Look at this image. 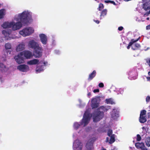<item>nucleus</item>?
Wrapping results in <instances>:
<instances>
[{
  "instance_id": "nucleus-38",
  "label": "nucleus",
  "mask_w": 150,
  "mask_h": 150,
  "mask_svg": "<svg viewBox=\"0 0 150 150\" xmlns=\"http://www.w3.org/2000/svg\"><path fill=\"white\" fill-rule=\"evenodd\" d=\"M105 2L106 3H108L109 2H110L112 4L114 5H115V3L113 1H105Z\"/></svg>"
},
{
  "instance_id": "nucleus-18",
  "label": "nucleus",
  "mask_w": 150,
  "mask_h": 150,
  "mask_svg": "<svg viewBox=\"0 0 150 150\" xmlns=\"http://www.w3.org/2000/svg\"><path fill=\"white\" fill-rule=\"evenodd\" d=\"M139 38L137 39L136 40H133V42H132V48L133 50H135L137 48H139L140 47V45L139 44L135 43L136 42L139 40Z\"/></svg>"
},
{
  "instance_id": "nucleus-13",
  "label": "nucleus",
  "mask_w": 150,
  "mask_h": 150,
  "mask_svg": "<svg viewBox=\"0 0 150 150\" xmlns=\"http://www.w3.org/2000/svg\"><path fill=\"white\" fill-rule=\"evenodd\" d=\"M21 54L23 55V56L26 59H30L33 56V54L32 52L29 51H24L21 52Z\"/></svg>"
},
{
  "instance_id": "nucleus-41",
  "label": "nucleus",
  "mask_w": 150,
  "mask_h": 150,
  "mask_svg": "<svg viewBox=\"0 0 150 150\" xmlns=\"http://www.w3.org/2000/svg\"><path fill=\"white\" fill-rule=\"evenodd\" d=\"M100 109L103 110L104 111H106L107 110V109L103 106L101 107L100 108Z\"/></svg>"
},
{
  "instance_id": "nucleus-44",
  "label": "nucleus",
  "mask_w": 150,
  "mask_h": 150,
  "mask_svg": "<svg viewBox=\"0 0 150 150\" xmlns=\"http://www.w3.org/2000/svg\"><path fill=\"white\" fill-rule=\"evenodd\" d=\"M123 29L122 27L121 26L118 28V29L119 30L121 31Z\"/></svg>"
},
{
  "instance_id": "nucleus-48",
  "label": "nucleus",
  "mask_w": 150,
  "mask_h": 150,
  "mask_svg": "<svg viewBox=\"0 0 150 150\" xmlns=\"http://www.w3.org/2000/svg\"><path fill=\"white\" fill-rule=\"evenodd\" d=\"M148 116L149 117H150V112H149L147 114Z\"/></svg>"
},
{
  "instance_id": "nucleus-50",
  "label": "nucleus",
  "mask_w": 150,
  "mask_h": 150,
  "mask_svg": "<svg viewBox=\"0 0 150 150\" xmlns=\"http://www.w3.org/2000/svg\"><path fill=\"white\" fill-rule=\"evenodd\" d=\"M147 79L148 80H150V77H147Z\"/></svg>"
},
{
  "instance_id": "nucleus-16",
  "label": "nucleus",
  "mask_w": 150,
  "mask_h": 150,
  "mask_svg": "<svg viewBox=\"0 0 150 150\" xmlns=\"http://www.w3.org/2000/svg\"><path fill=\"white\" fill-rule=\"evenodd\" d=\"M25 48V43L22 42L18 44L16 48V51L17 52H19L23 50Z\"/></svg>"
},
{
  "instance_id": "nucleus-42",
  "label": "nucleus",
  "mask_w": 150,
  "mask_h": 150,
  "mask_svg": "<svg viewBox=\"0 0 150 150\" xmlns=\"http://www.w3.org/2000/svg\"><path fill=\"white\" fill-rule=\"evenodd\" d=\"M146 62L148 64L149 66H150V59L146 60Z\"/></svg>"
},
{
  "instance_id": "nucleus-2",
  "label": "nucleus",
  "mask_w": 150,
  "mask_h": 150,
  "mask_svg": "<svg viewBox=\"0 0 150 150\" xmlns=\"http://www.w3.org/2000/svg\"><path fill=\"white\" fill-rule=\"evenodd\" d=\"M14 17L11 21H6L4 22L1 25V27L4 29L11 28L13 31L19 30L22 26V24L20 22H15Z\"/></svg>"
},
{
  "instance_id": "nucleus-14",
  "label": "nucleus",
  "mask_w": 150,
  "mask_h": 150,
  "mask_svg": "<svg viewBox=\"0 0 150 150\" xmlns=\"http://www.w3.org/2000/svg\"><path fill=\"white\" fill-rule=\"evenodd\" d=\"M17 69L19 71L23 72H26L29 70V67L26 65H21L17 67Z\"/></svg>"
},
{
  "instance_id": "nucleus-1",
  "label": "nucleus",
  "mask_w": 150,
  "mask_h": 150,
  "mask_svg": "<svg viewBox=\"0 0 150 150\" xmlns=\"http://www.w3.org/2000/svg\"><path fill=\"white\" fill-rule=\"evenodd\" d=\"M31 13L28 11H25L22 13L15 15L14 20L17 22L27 24L32 21Z\"/></svg>"
},
{
  "instance_id": "nucleus-32",
  "label": "nucleus",
  "mask_w": 150,
  "mask_h": 150,
  "mask_svg": "<svg viewBox=\"0 0 150 150\" xmlns=\"http://www.w3.org/2000/svg\"><path fill=\"white\" fill-rule=\"evenodd\" d=\"M146 113V111L145 110H142L140 114V116H144V115H145Z\"/></svg>"
},
{
  "instance_id": "nucleus-24",
  "label": "nucleus",
  "mask_w": 150,
  "mask_h": 150,
  "mask_svg": "<svg viewBox=\"0 0 150 150\" xmlns=\"http://www.w3.org/2000/svg\"><path fill=\"white\" fill-rule=\"evenodd\" d=\"M6 11L4 9H2L0 10V19L4 18L5 15Z\"/></svg>"
},
{
  "instance_id": "nucleus-19",
  "label": "nucleus",
  "mask_w": 150,
  "mask_h": 150,
  "mask_svg": "<svg viewBox=\"0 0 150 150\" xmlns=\"http://www.w3.org/2000/svg\"><path fill=\"white\" fill-rule=\"evenodd\" d=\"M111 117L114 119H116L118 117V112L116 109H114L111 113Z\"/></svg>"
},
{
  "instance_id": "nucleus-39",
  "label": "nucleus",
  "mask_w": 150,
  "mask_h": 150,
  "mask_svg": "<svg viewBox=\"0 0 150 150\" xmlns=\"http://www.w3.org/2000/svg\"><path fill=\"white\" fill-rule=\"evenodd\" d=\"M98 86L100 87H103L104 86V84L102 83H99Z\"/></svg>"
},
{
  "instance_id": "nucleus-17",
  "label": "nucleus",
  "mask_w": 150,
  "mask_h": 150,
  "mask_svg": "<svg viewBox=\"0 0 150 150\" xmlns=\"http://www.w3.org/2000/svg\"><path fill=\"white\" fill-rule=\"evenodd\" d=\"M41 42L44 45H45L47 42V36L44 34H40L39 35Z\"/></svg>"
},
{
  "instance_id": "nucleus-21",
  "label": "nucleus",
  "mask_w": 150,
  "mask_h": 150,
  "mask_svg": "<svg viewBox=\"0 0 150 150\" xmlns=\"http://www.w3.org/2000/svg\"><path fill=\"white\" fill-rule=\"evenodd\" d=\"M5 50L4 51H5L7 54L9 52V50L11 49V44L9 43H7L5 44Z\"/></svg>"
},
{
  "instance_id": "nucleus-45",
  "label": "nucleus",
  "mask_w": 150,
  "mask_h": 150,
  "mask_svg": "<svg viewBox=\"0 0 150 150\" xmlns=\"http://www.w3.org/2000/svg\"><path fill=\"white\" fill-rule=\"evenodd\" d=\"M146 28V30L150 29V25L147 26Z\"/></svg>"
},
{
  "instance_id": "nucleus-9",
  "label": "nucleus",
  "mask_w": 150,
  "mask_h": 150,
  "mask_svg": "<svg viewBox=\"0 0 150 150\" xmlns=\"http://www.w3.org/2000/svg\"><path fill=\"white\" fill-rule=\"evenodd\" d=\"M82 144L78 139L76 140L73 143V149L74 150H82Z\"/></svg>"
},
{
  "instance_id": "nucleus-52",
  "label": "nucleus",
  "mask_w": 150,
  "mask_h": 150,
  "mask_svg": "<svg viewBox=\"0 0 150 150\" xmlns=\"http://www.w3.org/2000/svg\"><path fill=\"white\" fill-rule=\"evenodd\" d=\"M147 79L148 80H150V77H147Z\"/></svg>"
},
{
  "instance_id": "nucleus-31",
  "label": "nucleus",
  "mask_w": 150,
  "mask_h": 150,
  "mask_svg": "<svg viewBox=\"0 0 150 150\" xmlns=\"http://www.w3.org/2000/svg\"><path fill=\"white\" fill-rule=\"evenodd\" d=\"M112 129H109L108 132V135L109 136H110L112 135Z\"/></svg>"
},
{
  "instance_id": "nucleus-7",
  "label": "nucleus",
  "mask_w": 150,
  "mask_h": 150,
  "mask_svg": "<svg viewBox=\"0 0 150 150\" xmlns=\"http://www.w3.org/2000/svg\"><path fill=\"white\" fill-rule=\"evenodd\" d=\"M149 0H142L143 8L146 12L144 16H148L150 14V3L149 4Z\"/></svg>"
},
{
  "instance_id": "nucleus-56",
  "label": "nucleus",
  "mask_w": 150,
  "mask_h": 150,
  "mask_svg": "<svg viewBox=\"0 0 150 150\" xmlns=\"http://www.w3.org/2000/svg\"><path fill=\"white\" fill-rule=\"evenodd\" d=\"M149 150H150V149Z\"/></svg>"
},
{
  "instance_id": "nucleus-49",
  "label": "nucleus",
  "mask_w": 150,
  "mask_h": 150,
  "mask_svg": "<svg viewBox=\"0 0 150 150\" xmlns=\"http://www.w3.org/2000/svg\"><path fill=\"white\" fill-rule=\"evenodd\" d=\"M91 95V93H90V92H89L88 93V96H90Z\"/></svg>"
},
{
  "instance_id": "nucleus-5",
  "label": "nucleus",
  "mask_w": 150,
  "mask_h": 150,
  "mask_svg": "<svg viewBox=\"0 0 150 150\" xmlns=\"http://www.w3.org/2000/svg\"><path fill=\"white\" fill-rule=\"evenodd\" d=\"M12 30L5 29L2 31L1 33L6 40H9L15 38L12 34Z\"/></svg>"
},
{
  "instance_id": "nucleus-55",
  "label": "nucleus",
  "mask_w": 150,
  "mask_h": 150,
  "mask_svg": "<svg viewBox=\"0 0 150 150\" xmlns=\"http://www.w3.org/2000/svg\"><path fill=\"white\" fill-rule=\"evenodd\" d=\"M96 1L97 0H95Z\"/></svg>"
},
{
  "instance_id": "nucleus-36",
  "label": "nucleus",
  "mask_w": 150,
  "mask_h": 150,
  "mask_svg": "<svg viewBox=\"0 0 150 150\" xmlns=\"http://www.w3.org/2000/svg\"><path fill=\"white\" fill-rule=\"evenodd\" d=\"M133 40H131V41L129 42V44L128 46L127 47V48L128 49H129L130 48V47L131 46L132 47V42H133Z\"/></svg>"
},
{
  "instance_id": "nucleus-34",
  "label": "nucleus",
  "mask_w": 150,
  "mask_h": 150,
  "mask_svg": "<svg viewBox=\"0 0 150 150\" xmlns=\"http://www.w3.org/2000/svg\"><path fill=\"white\" fill-rule=\"evenodd\" d=\"M103 8V4H100L99 5V10L100 11Z\"/></svg>"
},
{
  "instance_id": "nucleus-35",
  "label": "nucleus",
  "mask_w": 150,
  "mask_h": 150,
  "mask_svg": "<svg viewBox=\"0 0 150 150\" xmlns=\"http://www.w3.org/2000/svg\"><path fill=\"white\" fill-rule=\"evenodd\" d=\"M141 137L140 136L139 134H137V140L138 141H139L141 140Z\"/></svg>"
},
{
  "instance_id": "nucleus-4",
  "label": "nucleus",
  "mask_w": 150,
  "mask_h": 150,
  "mask_svg": "<svg viewBox=\"0 0 150 150\" xmlns=\"http://www.w3.org/2000/svg\"><path fill=\"white\" fill-rule=\"evenodd\" d=\"M34 32V29L31 27H25L19 32V34L23 37H26L30 35Z\"/></svg>"
},
{
  "instance_id": "nucleus-6",
  "label": "nucleus",
  "mask_w": 150,
  "mask_h": 150,
  "mask_svg": "<svg viewBox=\"0 0 150 150\" xmlns=\"http://www.w3.org/2000/svg\"><path fill=\"white\" fill-rule=\"evenodd\" d=\"M91 116L89 114V111L87 110L84 114L83 118L81 123L82 125L85 126L89 123L90 119Z\"/></svg>"
},
{
  "instance_id": "nucleus-15",
  "label": "nucleus",
  "mask_w": 150,
  "mask_h": 150,
  "mask_svg": "<svg viewBox=\"0 0 150 150\" xmlns=\"http://www.w3.org/2000/svg\"><path fill=\"white\" fill-rule=\"evenodd\" d=\"M35 51L33 53V56L35 58H39L41 56L42 53V49L41 47V50H38L37 49H34Z\"/></svg>"
},
{
  "instance_id": "nucleus-43",
  "label": "nucleus",
  "mask_w": 150,
  "mask_h": 150,
  "mask_svg": "<svg viewBox=\"0 0 150 150\" xmlns=\"http://www.w3.org/2000/svg\"><path fill=\"white\" fill-rule=\"evenodd\" d=\"M93 92L95 93L96 92H99V90L98 89H96L93 90Z\"/></svg>"
},
{
  "instance_id": "nucleus-30",
  "label": "nucleus",
  "mask_w": 150,
  "mask_h": 150,
  "mask_svg": "<svg viewBox=\"0 0 150 150\" xmlns=\"http://www.w3.org/2000/svg\"><path fill=\"white\" fill-rule=\"evenodd\" d=\"M79 126L80 125L77 122H75L74 124V128L76 129H77Z\"/></svg>"
},
{
  "instance_id": "nucleus-51",
  "label": "nucleus",
  "mask_w": 150,
  "mask_h": 150,
  "mask_svg": "<svg viewBox=\"0 0 150 150\" xmlns=\"http://www.w3.org/2000/svg\"><path fill=\"white\" fill-rule=\"evenodd\" d=\"M147 79L148 80H150V77H147Z\"/></svg>"
},
{
  "instance_id": "nucleus-3",
  "label": "nucleus",
  "mask_w": 150,
  "mask_h": 150,
  "mask_svg": "<svg viewBox=\"0 0 150 150\" xmlns=\"http://www.w3.org/2000/svg\"><path fill=\"white\" fill-rule=\"evenodd\" d=\"M27 64L29 65H35L37 64H43L41 65V67H38L36 69V72L37 73L40 72L41 71H42L44 69V66H45L47 65L48 63L46 62H43L41 61L39 62V60L36 59H34L29 61H28L27 62Z\"/></svg>"
},
{
  "instance_id": "nucleus-29",
  "label": "nucleus",
  "mask_w": 150,
  "mask_h": 150,
  "mask_svg": "<svg viewBox=\"0 0 150 150\" xmlns=\"http://www.w3.org/2000/svg\"><path fill=\"white\" fill-rule=\"evenodd\" d=\"M106 103L108 104H112L114 103V102L112 99L110 98L106 99Z\"/></svg>"
},
{
  "instance_id": "nucleus-25",
  "label": "nucleus",
  "mask_w": 150,
  "mask_h": 150,
  "mask_svg": "<svg viewBox=\"0 0 150 150\" xmlns=\"http://www.w3.org/2000/svg\"><path fill=\"white\" fill-rule=\"evenodd\" d=\"M145 144L148 147L150 146V137H148L145 139Z\"/></svg>"
},
{
  "instance_id": "nucleus-33",
  "label": "nucleus",
  "mask_w": 150,
  "mask_h": 150,
  "mask_svg": "<svg viewBox=\"0 0 150 150\" xmlns=\"http://www.w3.org/2000/svg\"><path fill=\"white\" fill-rule=\"evenodd\" d=\"M107 11L106 10H104L103 11H102L101 14L100 15V16H104L106 14Z\"/></svg>"
},
{
  "instance_id": "nucleus-40",
  "label": "nucleus",
  "mask_w": 150,
  "mask_h": 150,
  "mask_svg": "<svg viewBox=\"0 0 150 150\" xmlns=\"http://www.w3.org/2000/svg\"><path fill=\"white\" fill-rule=\"evenodd\" d=\"M146 100L147 102H150V97L147 96L146 98Z\"/></svg>"
},
{
  "instance_id": "nucleus-22",
  "label": "nucleus",
  "mask_w": 150,
  "mask_h": 150,
  "mask_svg": "<svg viewBox=\"0 0 150 150\" xmlns=\"http://www.w3.org/2000/svg\"><path fill=\"white\" fill-rule=\"evenodd\" d=\"M110 140L109 139V138L107 137L106 138V142H109L110 144H112L115 141V135L112 134L110 136Z\"/></svg>"
},
{
  "instance_id": "nucleus-12",
  "label": "nucleus",
  "mask_w": 150,
  "mask_h": 150,
  "mask_svg": "<svg viewBox=\"0 0 150 150\" xmlns=\"http://www.w3.org/2000/svg\"><path fill=\"white\" fill-rule=\"evenodd\" d=\"M100 101L98 98H93L91 100V106L93 108H96L99 106V103Z\"/></svg>"
},
{
  "instance_id": "nucleus-37",
  "label": "nucleus",
  "mask_w": 150,
  "mask_h": 150,
  "mask_svg": "<svg viewBox=\"0 0 150 150\" xmlns=\"http://www.w3.org/2000/svg\"><path fill=\"white\" fill-rule=\"evenodd\" d=\"M79 103H80V104L79 105L80 107H81L84 105V103H81V100H79Z\"/></svg>"
},
{
  "instance_id": "nucleus-11",
  "label": "nucleus",
  "mask_w": 150,
  "mask_h": 150,
  "mask_svg": "<svg viewBox=\"0 0 150 150\" xmlns=\"http://www.w3.org/2000/svg\"><path fill=\"white\" fill-rule=\"evenodd\" d=\"M14 59L16 62L18 64H20L23 63L24 62V58L20 52L18 55L15 56Z\"/></svg>"
},
{
  "instance_id": "nucleus-28",
  "label": "nucleus",
  "mask_w": 150,
  "mask_h": 150,
  "mask_svg": "<svg viewBox=\"0 0 150 150\" xmlns=\"http://www.w3.org/2000/svg\"><path fill=\"white\" fill-rule=\"evenodd\" d=\"M96 72L95 71H93L92 73L89 75L88 79L91 80L96 75Z\"/></svg>"
},
{
  "instance_id": "nucleus-53",
  "label": "nucleus",
  "mask_w": 150,
  "mask_h": 150,
  "mask_svg": "<svg viewBox=\"0 0 150 150\" xmlns=\"http://www.w3.org/2000/svg\"><path fill=\"white\" fill-rule=\"evenodd\" d=\"M149 19V18H148H148H146V20H148Z\"/></svg>"
},
{
  "instance_id": "nucleus-27",
  "label": "nucleus",
  "mask_w": 150,
  "mask_h": 150,
  "mask_svg": "<svg viewBox=\"0 0 150 150\" xmlns=\"http://www.w3.org/2000/svg\"><path fill=\"white\" fill-rule=\"evenodd\" d=\"M135 146L137 147L140 148L141 149L144 147V144L143 143H137L135 144Z\"/></svg>"
},
{
  "instance_id": "nucleus-54",
  "label": "nucleus",
  "mask_w": 150,
  "mask_h": 150,
  "mask_svg": "<svg viewBox=\"0 0 150 150\" xmlns=\"http://www.w3.org/2000/svg\"><path fill=\"white\" fill-rule=\"evenodd\" d=\"M148 74L149 75H150V72H148Z\"/></svg>"
},
{
  "instance_id": "nucleus-23",
  "label": "nucleus",
  "mask_w": 150,
  "mask_h": 150,
  "mask_svg": "<svg viewBox=\"0 0 150 150\" xmlns=\"http://www.w3.org/2000/svg\"><path fill=\"white\" fill-rule=\"evenodd\" d=\"M92 146L93 143L92 142H88L86 146V150H91L92 148Z\"/></svg>"
},
{
  "instance_id": "nucleus-8",
  "label": "nucleus",
  "mask_w": 150,
  "mask_h": 150,
  "mask_svg": "<svg viewBox=\"0 0 150 150\" xmlns=\"http://www.w3.org/2000/svg\"><path fill=\"white\" fill-rule=\"evenodd\" d=\"M103 116V111L95 112L93 115V121L96 122L99 121L102 118Z\"/></svg>"
},
{
  "instance_id": "nucleus-47",
  "label": "nucleus",
  "mask_w": 150,
  "mask_h": 150,
  "mask_svg": "<svg viewBox=\"0 0 150 150\" xmlns=\"http://www.w3.org/2000/svg\"><path fill=\"white\" fill-rule=\"evenodd\" d=\"M94 21L95 22H96V23H99V21H98V20H94Z\"/></svg>"
},
{
  "instance_id": "nucleus-20",
  "label": "nucleus",
  "mask_w": 150,
  "mask_h": 150,
  "mask_svg": "<svg viewBox=\"0 0 150 150\" xmlns=\"http://www.w3.org/2000/svg\"><path fill=\"white\" fill-rule=\"evenodd\" d=\"M8 70V68L2 63H0V71L2 73L5 72Z\"/></svg>"
},
{
  "instance_id": "nucleus-10",
  "label": "nucleus",
  "mask_w": 150,
  "mask_h": 150,
  "mask_svg": "<svg viewBox=\"0 0 150 150\" xmlns=\"http://www.w3.org/2000/svg\"><path fill=\"white\" fill-rule=\"evenodd\" d=\"M28 45L30 47L33 48L34 49H37L40 50H41V47H40L38 44L34 40L29 41Z\"/></svg>"
},
{
  "instance_id": "nucleus-46",
  "label": "nucleus",
  "mask_w": 150,
  "mask_h": 150,
  "mask_svg": "<svg viewBox=\"0 0 150 150\" xmlns=\"http://www.w3.org/2000/svg\"><path fill=\"white\" fill-rule=\"evenodd\" d=\"M142 150H147V149L145 147V146H144V147L141 149Z\"/></svg>"
},
{
  "instance_id": "nucleus-26",
  "label": "nucleus",
  "mask_w": 150,
  "mask_h": 150,
  "mask_svg": "<svg viewBox=\"0 0 150 150\" xmlns=\"http://www.w3.org/2000/svg\"><path fill=\"white\" fill-rule=\"evenodd\" d=\"M139 120L141 123H144L146 121V119L144 116L140 115Z\"/></svg>"
}]
</instances>
